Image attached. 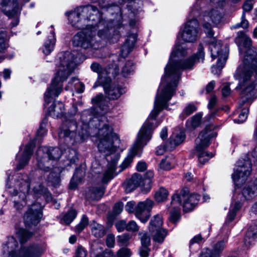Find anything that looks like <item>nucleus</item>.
<instances>
[{
	"label": "nucleus",
	"instance_id": "nucleus-1",
	"mask_svg": "<svg viewBox=\"0 0 257 257\" xmlns=\"http://www.w3.org/2000/svg\"><path fill=\"white\" fill-rule=\"evenodd\" d=\"M180 55H181V52L179 48L174 50L171 53L169 63L165 69L163 78V81L166 82V84L161 88L160 92L157 93L154 109L142 126L136 141L121 164H131L135 156L140 155L139 152L151 139L153 131L159 125L156 120V117L164 108L167 106V102L175 93L182 71L192 69L197 62L200 60L203 62L205 52L202 45L200 44L197 53L192 56L179 61L176 57Z\"/></svg>",
	"mask_w": 257,
	"mask_h": 257
},
{
	"label": "nucleus",
	"instance_id": "nucleus-2",
	"mask_svg": "<svg viewBox=\"0 0 257 257\" xmlns=\"http://www.w3.org/2000/svg\"><path fill=\"white\" fill-rule=\"evenodd\" d=\"M81 120L83 128L85 129L84 135L87 136L93 130H97L96 137L99 141L97 145L98 150L104 154L108 162L107 168L101 178L102 183L107 184L117 174L115 172L116 166L120 155L116 151L117 148L119 147L120 140L113 132L112 128L109 125L105 115L93 117L91 111L85 110L82 113Z\"/></svg>",
	"mask_w": 257,
	"mask_h": 257
},
{
	"label": "nucleus",
	"instance_id": "nucleus-3",
	"mask_svg": "<svg viewBox=\"0 0 257 257\" xmlns=\"http://www.w3.org/2000/svg\"><path fill=\"white\" fill-rule=\"evenodd\" d=\"M100 17L98 9L91 5L80 7L70 13L68 16L69 21L74 26L82 30L74 36V46L81 47L85 49L98 48L99 45L95 38L96 26L98 27L101 25L106 26L104 29L99 30L98 35L101 39H111V33L114 32V30L112 28L109 29V23L100 20Z\"/></svg>",
	"mask_w": 257,
	"mask_h": 257
},
{
	"label": "nucleus",
	"instance_id": "nucleus-4",
	"mask_svg": "<svg viewBox=\"0 0 257 257\" xmlns=\"http://www.w3.org/2000/svg\"><path fill=\"white\" fill-rule=\"evenodd\" d=\"M235 42L239 46L242 45L247 49L243 65L239 66L234 75L239 81V86L240 88L245 86L239 101V105L242 106L251 103L256 97V92L254 89L255 84L251 82V80L253 76L257 75V54L254 48L251 47V39L244 32L240 31L237 33Z\"/></svg>",
	"mask_w": 257,
	"mask_h": 257
},
{
	"label": "nucleus",
	"instance_id": "nucleus-5",
	"mask_svg": "<svg viewBox=\"0 0 257 257\" xmlns=\"http://www.w3.org/2000/svg\"><path fill=\"white\" fill-rule=\"evenodd\" d=\"M59 61L57 64V72L52 80L51 85L45 93V101L47 103L50 102V98L57 97L62 90V82L66 80L75 69L74 55L66 52L60 54Z\"/></svg>",
	"mask_w": 257,
	"mask_h": 257
},
{
	"label": "nucleus",
	"instance_id": "nucleus-6",
	"mask_svg": "<svg viewBox=\"0 0 257 257\" xmlns=\"http://www.w3.org/2000/svg\"><path fill=\"white\" fill-rule=\"evenodd\" d=\"M216 136L217 133L214 131V126L209 124L200 133L198 138L195 140L196 146L194 151L198 154V160L201 164H204L209 158L213 157L212 153L204 151L209 145L210 140Z\"/></svg>",
	"mask_w": 257,
	"mask_h": 257
},
{
	"label": "nucleus",
	"instance_id": "nucleus-7",
	"mask_svg": "<svg viewBox=\"0 0 257 257\" xmlns=\"http://www.w3.org/2000/svg\"><path fill=\"white\" fill-rule=\"evenodd\" d=\"M3 257H39L38 247L33 244L27 247L19 248V243L13 237L8 238L7 243L3 247Z\"/></svg>",
	"mask_w": 257,
	"mask_h": 257
},
{
	"label": "nucleus",
	"instance_id": "nucleus-8",
	"mask_svg": "<svg viewBox=\"0 0 257 257\" xmlns=\"http://www.w3.org/2000/svg\"><path fill=\"white\" fill-rule=\"evenodd\" d=\"M62 154L61 150L58 147H40L36 152L38 168L44 172L49 171L50 160H56L59 159Z\"/></svg>",
	"mask_w": 257,
	"mask_h": 257
},
{
	"label": "nucleus",
	"instance_id": "nucleus-9",
	"mask_svg": "<svg viewBox=\"0 0 257 257\" xmlns=\"http://www.w3.org/2000/svg\"><path fill=\"white\" fill-rule=\"evenodd\" d=\"M209 49L211 52V56L213 60L218 58V61L216 66L212 67V71L216 68L220 70L224 66L228 57V48L225 46L223 48L221 42L217 41L214 37L211 39L209 42Z\"/></svg>",
	"mask_w": 257,
	"mask_h": 257
},
{
	"label": "nucleus",
	"instance_id": "nucleus-10",
	"mask_svg": "<svg viewBox=\"0 0 257 257\" xmlns=\"http://www.w3.org/2000/svg\"><path fill=\"white\" fill-rule=\"evenodd\" d=\"M200 196L197 194L190 195L187 189L182 190L179 194H174L172 197V204L176 202L179 206L182 205L184 210H192L198 203Z\"/></svg>",
	"mask_w": 257,
	"mask_h": 257
},
{
	"label": "nucleus",
	"instance_id": "nucleus-11",
	"mask_svg": "<svg viewBox=\"0 0 257 257\" xmlns=\"http://www.w3.org/2000/svg\"><path fill=\"white\" fill-rule=\"evenodd\" d=\"M18 180L20 181V192L14 190L12 194L13 197L19 196L20 200H17L16 198L14 199V206L17 209L21 210L23 204L20 202L21 201H24L26 198V194L29 192L30 185L32 184V181L27 174H20L18 176Z\"/></svg>",
	"mask_w": 257,
	"mask_h": 257
},
{
	"label": "nucleus",
	"instance_id": "nucleus-12",
	"mask_svg": "<svg viewBox=\"0 0 257 257\" xmlns=\"http://www.w3.org/2000/svg\"><path fill=\"white\" fill-rule=\"evenodd\" d=\"M77 122L74 120L64 121L60 128L59 138L62 143L67 145L73 144L76 136Z\"/></svg>",
	"mask_w": 257,
	"mask_h": 257
},
{
	"label": "nucleus",
	"instance_id": "nucleus-13",
	"mask_svg": "<svg viewBox=\"0 0 257 257\" xmlns=\"http://www.w3.org/2000/svg\"><path fill=\"white\" fill-rule=\"evenodd\" d=\"M251 163L248 160H239L236 163V169L232 175L234 183L237 185L243 184L251 171Z\"/></svg>",
	"mask_w": 257,
	"mask_h": 257
},
{
	"label": "nucleus",
	"instance_id": "nucleus-14",
	"mask_svg": "<svg viewBox=\"0 0 257 257\" xmlns=\"http://www.w3.org/2000/svg\"><path fill=\"white\" fill-rule=\"evenodd\" d=\"M199 23L196 19L188 21L185 25L180 36L185 42H193L197 39L198 34Z\"/></svg>",
	"mask_w": 257,
	"mask_h": 257
},
{
	"label": "nucleus",
	"instance_id": "nucleus-15",
	"mask_svg": "<svg viewBox=\"0 0 257 257\" xmlns=\"http://www.w3.org/2000/svg\"><path fill=\"white\" fill-rule=\"evenodd\" d=\"M154 202L149 199L140 202L135 209L136 216L143 223H146L149 219L150 211L154 205Z\"/></svg>",
	"mask_w": 257,
	"mask_h": 257
},
{
	"label": "nucleus",
	"instance_id": "nucleus-16",
	"mask_svg": "<svg viewBox=\"0 0 257 257\" xmlns=\"http://www.w3.org/2000/svg\"><path fill=\"white\" fill-rule=\"evenodd\" d=\"M42 213L40 205L38 203L33 204L24 215V218L26 224L37 225L40 221Z\"/></svg>",
	"mask_w": 257,
	"mask_h": 257
},
{
	"label": "nucleus",
	"instance_id": "nucleus-17",
	"mask_svg": "<svg viewBox=\"0 0 257 257\" xmlns=\"http://www.w3.org/2000/svg\"><path fill=\"white\" fill-rule=\"evenodd\" d=\"M110 83L101 81L106 96L109 99H117L124 92V89L118 84Z\"/></svg>",
	"mask_w": 257,
	"mask_h": 257
},
{
	"label": "nucleus",
	"instance_id": "nucleus-18",
	"mask_svg": "<svg viewBox=\"0 0 257 257\" xmlns=\"http://www.w3.org/2000/svg\"><path fill=\"white\" fill-rule=\"evenodd\" d=\"M143 184L142 176L138 173H135L132 177L123 183V187L126 193H130L140 186H142Z\"/></svg>",
	"mask_w": 257,
	"mask_h": 257
},
{
	"label": "nucleus",
	"instance_id": "nucleus-19",
	"mask_svg": "<svg viewBox=\"0 0 257 257\" xmlns=\"http://www.w3.org/2000/svg\"><path fill=\"white\" fill-rule=\"evenodd\" d=\"M34 144L33 143L28 144L24 150L22 157L19 161L17 168L18 170L23 169L27 165L31 157L33 152Z\"/></svg>",
	"mask_w": 257,
	"mask_h": 257
},
{
	"label": "nucleus",
	"instance_id": "nucleus-20",
	"mask_svg": "<svg viewBox=\"0 0 257 257\" xmlns=\"http://www.w3.org/2000/svg\"><path fill=\"white\" fill-rule=\"evenodd\" d=\"M242 193L244 198L249 200L257 195V180L248 182L243 188Z\"/></svg>",
	"mask_w": 257,
	"mask_h": 257
},
{
	"label": "nucleus",
	"instance_id": "nucleus-21",
	"mask_svg": "<svg viewBox=\"0 0 257 257\" xmlns=\"http://www.w3.org/2000/svg\"><path fill=\"white\" fill-rule=\"evenodd\" d=\"M253 8V4L251 0H247L244 2L242 6L243 12L241 16V21L240 23H238L232 26L233 29H237L242 28L243 29L247 28L248 26V22L245 19V12L250 11Z\"/></svg>",
	"mask_w": 257,
	"mask_h": 257
},
{
	"label": "nucleus",
	"instance_id": "nucleus-22",
	"mask_svg": "<svg viewBox=\"0 0 257 257\" xmlns=\"http://www.w3.org/2000/svg\"><path fill=\"white\" fill-rule=\"evenodd\" d=\"M104 187L101 185L92 187L86 192V198L92 200H99L104 194Z\"/></svg>",
	"mask_w": 257,
	"mask_h": 257
},
{
	"label": "nucleus",
	"instance_id": "nucleus-23",
	"mask_svg": "<svg viewBox=\"0 0 257 257\" xmlns=\"http://www.w3.org/2000/svg\"><path fill=\"white\" fill-rule=\"evenodd\" d=\"M137 38V36L135 34H132L128 36L121 49V54L123 56L127 55L132 51L136 42Z\"/></svg>",
	"mask_w": 257,
	"mask_h": 257
},
{
	"label": "nucleus",
	"instance_id": "nucleus-24",
	"mask_svg": "<svg viewBox=\"0 0 257 257\" xmlns=\"http://www.w3.org/2000/svg\"><path fill=\"white\" fill-rule=\"evenodd\" d=\"M64 112V104L59 101L54 102L48 108V113L53 117H58Z\"/></svg>",
	"mask_w": 257,
	"mask_h": 257
},
{
	"label": "nucleus",
	"instance_id": "nucleus-25",
	"mask_svg": "<svg viewBox=\"0 0 257 257\" xmlns=\"http://www.w3.org/2000/svg\"><path fill=\"white\" fill-rule=\"evenodd\" d=\"M154 178V172L152 171H148L142 178L143 184L142 185V190L145 193H147L152 188V179Z\"/></svg>",
	"mask_w": 257,
	"mask_h": 257
},
{
	"label": "nucleus",
	"instance_id": "nucleus-26",
	"mask_svg": "<svg viewBox=\"0 0 257 257\" xmlns=\"http://www.w3.org/2000/svg\"><path fill=\"white\" fill-rule=\"evenodd\" d=\"M119 74V68L116 65L108 66L104 68V76L103 78L105 82H110L111 77H115Z\"/></svg>",
	"mask_w": 257,
	"mask_h": 257
},
{
	"label": "nucleus",
	"instance_id": "nucleus-27",
	"mask_svg": "<svg viewBox=\"0 0 257 257\" xmlns=\"http://www.w3.org/2000/svg\"><path fill=\"white\" fill-rule=\"evenodd\" d=\"M150 232L152 234L153 240L159 243H162L164 242L165 237L168 234L167 230L162 227L153 231Z\"/></svg>",
	"mask_w": 257,
	"mask_h": 257
},
{
	"label": "nucleus",
	"instance_id": "nucleus-28",
	"mask_svg": "<svg viewBox=\"0 0 257 257\" xmlns=\"http://www.w3.org/2000/svg\"><path fill=\"white\" fill-rule=\"evenodd\" d=\"M92 234L97 238L103 237L105 234L104 227L93 221L90 224Z\"/></svg>",
	"mask_w": 257,
	"mask_h": 257
},
{
	"label": "nucleus",
	"instance_id": "nucleus-29",
	"mask_svg": "<svg viewBox=\"0 0 257 257\" xmlns=\"http://www.w3.org/2000/svg\"><path fill=\"white\" fill-rule=\"evenodd\" d=\"M33 191L36 195H44L47 198V200L52 199V196L48 189L41 183H37L33 187Z\"/></svg>",
	"mask_w": 257,
	"mask_h": 257
},
{
	"label": "nucleus",
	"instance_id": "nucleus-30",
	"mask_svg": "<svg viewBox=\"0 0 257 257\" xmlns=\"http://www.w3.org/2000/svg\"><path fill=\"white\" fill-rule=\"evenodd\" d=\"M241 206V203L239 201H236L231 205L227 216V222H230L234 219L237 212L240 210Z\"/></svg>",
	"mask_w": 257,
	"mask_h": 257
},
{
	"label": "nucleus",
	"instance_id": "nucleus-31",
	"mask_svg": "<svg viewBox=\"0 0 257 257\" xmlns=\"http://www.w3.org/2000/svg\"><path fill=\"white\" fill-rule=\"evenodd\" d=\"M227 240H222L216 242L210 250L217 257H220L223 250L226 247Z\"/></svg>",
	"mask_w": 257,
	"mask_h": 257
},
{
	"label": "nucleus",
	"instance_id": "nucleus-32",
	"mask_svg": "<svg viewBox=\"0 0 257 257\" xmlns=\"http://www.w3.org/2000/svg\"><path fill=\"white\" fill-rule=\"evenodd\" d=\"M91 102L94 104L98 105L100 109L104 112H107L109 109V106L107 103L103 100V96L101 94H99L91 99Z\"/></svg>",
	"mask_w": 257,
	"mask_h": 257
},
{
	"label": "nucleus",
	"instance_id": "nucleus-33",
	"mask_svg": "<svg viewBox=\"0 0 257 257\" xmlns=\"http://www.w3.org/2000/svg\"><path fill=\"white\" fill-rule=\"evenodd\" d=\"M52 36L48 38V39L45 42L44 48L43 49V53L46 55H49L53 50L55 43V39L54 32L51 33Z\"/></svg>",
	"mask_w": 257,
	"mask_h": 257
},
{
	"label": "nucleus",
	"instance_id": "nucleus-34",
	"mask_svg": "<svg viewBox=\"0 0 257 257\" xmlns=\"http://www.w3.org/2000/svg\"><path fill=\"white\" fill-rule=\"evenodd\" d=\"M162 217L159 215H156L151 219L149 226L150 231H153L155 230L160 228L163 225Z\"/></svg>",
	"mask_w": 257,
	"mask_h": 257
},
{
	"label": "nucleus",
	"instance_id": "nucleus-35",
	"mask_svg": "<svg viewBox=\"0 0 257 257\" xmlns=\"http://www.w3.org/2000/svg\"><path fill=\"white\" fill-rule=\"evenodd\" d=\"M185 139V135L183 132H180L176 135H172L169 139V144L171 149H174L176 146L181 144Z\"/></svg>",
	"mask_w": 257,
	"mask_h": 257
},
{
	"label": "nucleus",
	"instance_id": "nucleus-36",
	"mask_svg": "<svg viewBox=\"0 0 257 257\" xmlns=\"http://www.w3.org/2000/svg\"><path fill=\"white\" fill-rule=\"evenodd\" d=\"M207 19H209L214 24H219L222 19V14L216 9H212L205 16Z\"/></svg>",
	"mask_w": 257,
	"mask_h": 257
},
{
	"label": "nucleus",
	"instance_id": "nucleus-37",
	"mask_svg": "<svg viewBox=\"0 0 257 257\" xmlns=\"http://www.w3.org/2000/svg\"><path fill=\"white\" fill-rule=\"evenodd\" d=\"M69 161V164H74L78 160L77 152L68 148L63 153Z\"/></svg>",
	"mask_w": 257,
	"mask_h": 257
},
{
	"label": "nucleus",
	"instance_id": "nucleus-38",
	"mask_svg": "<svg viewBox=\"0 0 257 257\" xmlns=\"http://www.w3.org/2000/svg\"><path fill=\"white\" fill-rule=\"evenodd\" d=\"M171 205L173 208L170 211V219L172 222L175 223L180 217V209L179 208L180 206L176 202L173 204L171 203Z\"/></svg>",
	"mask_w": 257,
	"mask_h": 257
},
{
	"label": "nucleus",
	"instance_id": "nucleus-39",
	"mask_svg": "<svg viewBox=\"0 0 257 257\" xmlns=\"http://www.w3.org/2000/svg\"><path fill=\"white\" fill-rule=\"evenodd\" d=\"M168 191L164 188H160L155 194V199L158 202L165 201L168 198Z\"/></svg>",
	"mask_w": 257,
	"mask_h": 257
},
{
	"label": "nucleus",
	"instance_id": "nucleus-40",
	"mask_svg": "<svg viewBox=\"0 0 257 257\" xmlns=\"http://www.w3.org/2000/svg\"><path fill=\"white\" fill-rule=\"evenodd\" d=\"M90 67L93 72L98 74V78L101 83L104 76V69H103L99 64L95 62L92 63Z\"/></svg>",
	"mask_w": 257,
	"mask_h": 257
},
{
	"label": "nucleus",
	"instance_id": "nucleus-41",
	"mask_svg": "<svg viewBox=\"0 0 257 257\" xmlns=\"http://www.w3.org/2000/svg\"><path fill=\"white\" fill-rule=\"evenodd\" d=\"M77 212L75 210L72 209L65 213L61 220L62 223L69 224L75 218Z\"/></svg>",
	"mask_w": 257,
	"mask_h": 257
},
{
	"label": "nucleus",
	"instance_id": "nucleus-42",
	"mask_svg": "<svg viewBox=\"0 0 257 257\" xmlns=\"http://www.w3.org/2000/svg\"><path fill=\"white\" fill-rule=\"evenodd\" d=\"M134 71L133 63L131 61L126 62L122 68L121 74L124 77H126Z\"/></svg>",
	"mask_w": 257,
	"mask_h": 257
},
{
	"label": "nucleus",
	"instance_id": "nucleus-43",
	"mask_svg": "<svg viewBox=\"0 0 257 257\" xmlns=\"http://www.w3.org/2000/svg\"><path fill=\"white\" fill-rule=\"evenodd\" d=\"M12 3H9L6 6V14L8 15H13L16 12L18 7V4L17 0H12Z\"/></svg>",
	"mask_w": 257,
	"mask_h": 257
},
{
	"label": "nucleus",
	"instance_id": "nucleus-44",
	"mask_svg": "<svg viewBox=\"0 0 257 257\" xmlns=\"http://www.w3.org/2000/svg\"><path fill=\"white\" fill-rule=\"evenodd\" d=\"M18 234L22 244L26 242L32 235V233L24 229H20Z\"/></svg>",
	"mask_w": 257,
	"mask_h": 257
},
{
	"label": "nucleus",
	"instance_id": "nucleus-45",
	"mask_svg": "<svg viewBox=\"0 0 257 257\" xmlns=\"http://www.w3.org/2000/svg\"><path fill=\"white\" fill-rule=\"evenodd\" d=\"M141 236V246H150L151 238L147 232H140Z\"/></svg>",
	"mask_w": 257,
	"mask_h": 257
},
{
	"label": "nucleus",
	"instance_id": "nucleus-46",
	"mask_svg": "<svg viewBox=\"0 0 257 257\" xmlns=\"http://www.w3.org/2000/svg\"><path fill=\"white\" fill-rule=\"evenodd\" d=\"M248 112V108H244L239 114L238 118L234 119V121L238 123L243 122L247 118Z\"/></svg>",
	"mask_w": 257,
	"mask_h": 257
},
{
	"label": "nucleus",
	"instance_id": "nucleus-47",
	"mask_svg": "<svg viewBox=\"0 0 257 257\" xmlns=\"http://www.w3.org/2000/svg\"><path fill=\"white\" fill-rule=\"evenodd\" d=\"M88 224V218L83 215L79 223L76 226V230L78 233L82 231Z\"/></svg>",
	"mask_w": 257,
	"mask_h": 257
},
{
	"label": "nucleus",
	"instance_id": "nucleus-48",
	"mask_svg": "<svg viewBox=\"0 0 257 257\" xmlns=\"http://www.w3.org/2000/svg\"><path fill=\"white\" fill-rule=\"evenodd\" d=\"M47 122L45 119L43 120L39 126V128H38L37 132V137H43L44 136L46 133L47 131L45 129V127L46 126Z\"/></svg>",
	"mask_w": 257,
	"mask_h": 257
},
{
	"label": "nucleus",
	"instance_id": "nucleus-49",
	"mask_svg": "<svg viewBox=\"0 0 257 257\" xmlns=\"http://www.w3.org/2000/svg\"><path fill=\"white\" fill-rule=\"evenodd\" d=\"M131 237V235L129 234L124 233L122 235H118L117 237V240L118 242L121 244V245H123L127 243Z\"/></svg>",
	"mask_w": 257,
	"mask_h": 257
},
{
	"label": "nucleus",
	"instance_id": "nucleus-50",
	"mask_svg": "<svg viewBox=\"0 0 257 257\" xmlns=\"http://www.w3.org/2000/svg\"><path fill=\"white\" fill-rule=\"evenodd\" d=\"M132 252L131 250L128 248L122 247L119 249L116 253L117 257H130Z\"/></svg>",
	"mask_w": 257,
	"mask_h": 257
},
{
	"label": "nucleus",
	"instance_id": "nucleus-51",
	"mask_svg": "<svg viewBox=\"0 0 257 257\" xmlns=\"http://www.w3.org/2000/svg\"><path fill=\"white\" fill-rule=\"evenodd\" d=\"M87 251L81 245L78 246L75 250L74 257H86Z\"/></svg>",
	"mask_w": 257,
	"mask_h": 257
},
{
	"label": "nucleus",
	"instance_id": "nucleus-52",
	"mask_svg": "<svg viewBox=\"0 0 257 257\" xmlns=\"http://www.w3.org/2000/svg\"><path fill=\"white\" fill-rule=\"evenodd\" d=\"M202 115L200 113H197L192 117L190 124L193 128L197 127L200 122Z\"/></svg>",
	"mask_w": 257,
	"mask_h": 257
},
{
	"label": "nucleus",
	"instance_id": "nucleus-53",
	"mask_svg": "<svg viewBox=\"0 0 257 257\" xmlns=\"http://www.w3.org/2000/svg\"><path fill=\"white\" fill-rule=\"evenodd\" d=\"M126 230L129 231L137 232L139 230V226L135 221L132 220L126 223Z\"/></svg>",
	"mask_w": 257,
	"mask_h": 257
},
{
	"label": "nucleus",
	"instance_id": "nucleus-54",
	"mask_svg": "<svg viewBox=\"0 0 257 257\" xmlns=\"http://www.w3.org/2000/svg\"><path fill=\"white\" fill-rule=\"evenodd\" d=\"M160 167L164 170H169L171 169V163L168 158H166L161 161Z\"/></svg>",
	"mask_w": 257,
	"mask_h": 257
},
{
	"label": "nucleus",
	"instance_id": "nucleus-55",
	"mask_svg": "<svg viewBox=\"0 0 257 257\" xmlns=\"http://www.w3.org/2000/svg\"><path fill=\"white\" fill-rule=\"evenodd\" d=\"M151 249L149 246H141L139 250V254L141 257H148L149 256Z\"/></svg>",
	"mask_w": 257,
	"mask_h": 257
},
{
	"label": "nucleus",
	"instance_id": "nucleus-56",
	"mask_svg": "<svg viewBox=\"0 0 257 257\" xmlns=\"http://www.w3.org/2000/svg\"><path fill=\"white\" fill-rule=\"evenodd\" d=\"M115 226L118 232L126 230V222L124 220H119L115 223Z\"/></svg>",
	"mask_w": 257,
	"mask_h": 257
},
{
	"label": "nucleus",
	"instance_id": "nucleus-57",
	"mask_svg": "<svg viewBox=\"0 0 257 257\" xmlns=\"http://www.w3.org/2000/svg\"><path fill=\"white\" fill-rule=\"evenodd\" d=\"M6 34L4 32L0 33V52H3L6 47L5 39L6 38Z\"/></svg>",
	"mask_w": 257,
	"mask_h": 257
},
{
	"label": "nucleus",
	"instance_id": "nucleus-58",
	"mask_svg": "<svg viewBox=\"0 0 257 257\" xmlns=\"http://www.w3.org/2000/svg\"><path fill=\"white\" fill-rule=\"evenodd\" d=\"M203 27L204 29L205 32L207 34L208 37L211 39L213 37V33L212 31L211 25L208 23H205Z\"/></svg>",
	"mask_w": 257,
	"mask_h": 257
},
{
	"label": "nucleus",
	"instance_id": "nucleus-59",
	"mask_svg": "<svg viewBox=\"0 0 257 257\" xmlns=\"http://www.w3.org/2000/svg\"><path fill=\"white\" fill-rule=\"evenodd\" d=\"M115 237L114 235L109 234L106 238V244L108 247H113L114 245Z\"/></svg>",
	"mask_w": 257,
	"mask_h": 257
},
{
	"label": "nucleus",
	"instance_id": "nucleus-60",
	"mask_svg": "<svg viewBox=\"0 0 257 257\" xmlns=\"http://www.w3.org/2000/svg\"><path fill=\"white\" fill-rule=\"evenodd\" d=\"M123 204L122 202H119L115 203V204L114 205V206L113 207L114 213L115 215L120 214L122 212V211L123 210Z\"/></svg>",
	"mask_w": 257,
	"mask_h": 257
},
{
	"label": "nucleus",
	"instance_id": "nucleus-61",
	"mask_svg": "<svg viewBox=\"0 0 257 257\" xmlns=\"http://www.w3.org/2000/svg\"><path fill=\"white\" fill-rule=\"evenodd\" d=\"M196 110L197 108L194 104H189L185 107L184 112L187 115H189Z\"/></svg>",
	"mask_w": 257,
	"mask_h": 257
},
{
	"label": "nucleus",
	"instance_id": "nucleus-62",
	"mask_svg": "<svg viewBox=\"0 0 257 257\" xmlns=\"http://www.w3.org/2000/svg\"><path fill=\"white\" fill-rule=\"evenodd\" d=\"M136 205V203L134 201H130L128 202L125 206V210L128 213H133L135 211V207Z\"/></svg>",
	"mask_w": 257,
	"mask_h": 257
},
{
	"label": "nucleus",
	"instance_id": "nucleus-63",
	"mask_svg": "<svg viewBox=\"0 0 257 257\" xmlns=\"http://www.w3.org/2000/svg\"><path fill=\"white\" fill-rule=\"evenodd\" d=\"M199 257H217L210 250L209 248H206L201 253Z\"/></svg>",
	"mask_w": 257,
	"mask_h": 257
},
{
	"label": "nucleus",
	"instance_id": "nucleus-64",
	"mask_svg": "<svg viewBox=\"0 0 257 257\" xmlns=\"http://www.w3.org/2000/svg\"><path fill=\"white\" fill-rule=\"evenodd\" d=\"M257 234V227L256 226H250L247 232V234L249 237H254Z\"/></svg>",
	"mask_w": 257,
	"mask_h": 257
}]
</instances>
